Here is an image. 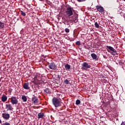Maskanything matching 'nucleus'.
Instances as JSON below:
<instances>
[{
    "label": "nucleus",
    "instance_id": "obj_5",
    "mask_svg": "<svg viewBox=\"0 0 125 125\" xmlns=\"http://www.w3.org/2000/svg\"><path fill=\"white\" fill-rule=\"evenodd\" d=\"M48 67L49 69H51V70H56V69H57V66L55 65V63L54 62L49 63Z\"/></svg>",
    "mask_w": 125,
    "mask_h": 125
},
{
    "label": "nucleus",
    "instance_id": "obj_17",
    "mask_svg": "<svg viewBox=\"0 0 125 125\" xmlns=\"http://www.w3.org/2000/svg\"><path fill=\"white\" fill-rule=\"evenodd\" d=\"M44 92H45V93H46L47 94H50L51 93L50 91H49V89L48 88L45 89L44 90Z\"/></svg>",
    "mask_w": 125,
    "mask_h": 125
},
{
    "label": "nucleus",
    "instance_id": "obj_13",
    "mask_svg": "<svg viewBox=\"0 0 125 125\" xmlns=\"http://www.w3.org/2000/svg\"><path fill=\"white\" fill-rule=\"evenodd\" d=\"M6 100H7V97L5 96V95H3L1 97V101H2V102H5Z\"/></svg>",
    "mask_w": 125,
    "mask_h": 125
},
{
    "label": "nucleus",
    "instance_id": "obj_31",
    "mask_svg": "<svg viewBox=\"0 0 125 125\" xmlns=\"http://www.w3.org/2000/svg\"><path fill=\"white\" fill-rule=\"evenodd\" d=\"M41 0V1H42L43 0Z\"/></svg>",
    "mask_w": 125,
    "mask_h": 125
},
{
    "label": "nucleus",
    "instance_id": "obj_11",
    "mask_svg": "<svg viewBox=\"0 0 125 125\" xmlns=\"http://www.w3.org/2000/svg\"><path fill=\"white\" fill-rule=\"evenodd\" d=\"M106 47L108 48V49L111 50V51H113V52H117V50H116V49L111 46H106Z\"/></svg>",
    "mask_w": 125,
    "mask_h": 125
},
{
    "label": "nucleus",
    "instance_id": "obj_22",
    "mask_svg": "<svg viewBox=\"0 0 125 125\" xmlns=\"http://www.w3.org/2000/svg\"><path fill=\"white\" fill-rule=\"evenodd\" d=\"M21 14L22 16H26V13H25L24 12L22 11H21Z\"/></svg>",
    "mask_w": 125,
    "mask_h": 125
},
{
    "label": "nucleus",
    "instance_id": "obj_14",
    "mask_svg": "<svg viewBox=\"0 0 125 125\" xmlns=\"http://www.w3.org/2000/svg\"><path fill=\"white\" fill-rule=\"evenodd\" d=\"M91 56L92 58V59H93V60H95L97 58V55H96V54H95V53L91 54Z\"/></svg>",
    "mask_w": 125,
    "mask_h": 125
},
{
    "label": "nucleus",
    "instance_id": "obj_29",
    "mask_svg": "<svg viewBox=\"0 0 125 125\" xmlns=\"http://www.w3.org/2000/svg\"><path fill=\"white\" fill-rule=\"evenodd\" d=\"M121 125H125V122H122Z\"/></svg>",
    "mask_w": 125,
    "mask_h": 125
},
{
    "label": "nucleus",
    "instance_id": "obj_8",
    "mask_svg": "<svg viewBox=\"0 0 125 125\" xmlns=\"http://www.w3.org/2000/svg\"><path fill=\"white\" fill-rule=\"evenodd\" d=\"M96 8L99 12H103L104 11V8L102 6H97Z\"/></svg>",
    "mask_w": 125,
    "mask_h": 125
},
{
    "label": "nucleus",
    "instance_id": "obj_27",
    "mask_svg": "<svg viewBox=\"0 0 125 125\" xmlns=\"http://www.w3.org/2000/svg\"><path fill=\"white\" fill-rule=\"evenodd\" d=\"M119 65H122L123 64V62H122V61H119Z\"/></svg>",
    "mask_w": 125,
    "mask_h": 125
},
{
    "label": "nucleus",
    "instance_id": "obj_1",
    "mask_svg": "<svg viewBox=\"0 0 125 125\" xmlns=\"http://www.w3.org/2000/svg\"><path fill=\"white\" fill-rule=\"evenodd\" d=\"M52 103L56 108L61 106V102L57 98H53L52 99Z\"/></svg>",
    "mask_w": 125,
    "mask_h": 125
},
{
    "label": "nucleus",
    "instance_id": "obj_34",
    "mask_svg": "<svg viewBox=\"0 0 125 125\" xmlns=\"http://www.w3.org/2000/svg\"><path fill=\"white\" fill-rule=\"evenodd\" d=\"M76 22H77V20H76Z\"/></svg>",
    "mask_w": 125,
    "mask_h": 125
},
{
    "label": "nucleus",
    "instance_id": "obj_32",
    "mask_svg": "<svg viewBox=\"0 0 125 125\" xmlns=\"http://www.w3.org/2000/svg\"><path fill=\"white\" fill-rule=\"evenodd\" d=\"M124 0V1H125V0Z\"/></svg>",
    "mask_w": 125,
    "mask_h": 125
},
{
    "label": "nucleus",
    "instance_id": "obj_18",
    "mask_svg": "<svg viewBox=\"0 0 125 125\" xmlns=\"http://www.w3.org/2000/svg\"><path fill=\"white\" fill-rule=\"evenodd\" d=\"M21 99H22V100H23V102H27V97H26V96H22Z\"/></svg>",
    "mask_w": 125,
    "mask_h": 125
},
{
    "label": "nucleus",
    "instance_id": "obj_19",
    "mask_svg": "<svg viewBox=\"0 0 125 125\" xmlns=\"http://www.w3.org/2000/svg\"><path fill=\"white\" fill-rule=\"evenodd\" d=\"M33 83H35V84H41V83L39 80H37V81L35 80L33 82Z\"/></svg>",
    "mask_w": 125,
    "mask_h": 125
},
{
    "label": "nucleus",
    "instance_id": "obj_24",
    "mask_svg": "<svg viewBox=\"0 0 125 125\" xmlns=\"http://www.w3.org/2000/svg\"><path fill=\"white\" fill-rule=\"evenodd\" d=\"M65 32L66 33H70V29L69 28H65Z\"/></svg>",
    "mask_w": 125,
    "mask_h": 125
},
{
    "label": "nucleus",
    "instance_id": "obj_30",
    "mask_svg": "<svg viewBox=\"0 0 125 125\" xmlns=\"http://www.w3.org/2000/svg\"><path fill=\"white\" fill-rule=\"evenodd\" d=\"M0 124H1V120H0Z\"/></svg>",
    "mask_w": 125,
    "mask_h": 125
},
{
    "label": "nucleus",
    "instance_id": "obj_3",
    "mask_svg": "<svg viewBox=\"0 0 125 125\" xmlns=\"http://www.w3.org/2000/svg\"><path fill=\"white\" fill-rule=\"evenodd\" d=\"M10 99L12 105H17L18 104V100L16 97H12Z\"/></svg>",
    "mask_w": 125,
    "mask_h": 125
},
{
    "label": "nucleus",
    "instance_id": "obj_16",
    "mask_svg": "<svg viewBox=\"0 0 125 125\" xmlns=\"http://www.w3.org/2000/svg\"><path fill=\"white\" fill-rule=\"evenodd\" d=\"M4 28V23L0 21V29H3Z\"/></svg>",
    "mask_w": 125,
    "mask_h": 125
},
{
    "label": "nucleus",
    "instance_id": "obj_12",
    "mask_svg": "<svg viewBox=\"0 0 125 125\" xmlns=\"http://www.w3.org/2000/svg\"><path fill=\"white\" fill-rule=\"evenodd\" d=\"M38 119H42L44 116V113L41 112L38 114Z\"/></svg>",
    "mask_w": 125,
    "mask_h": 125
},
{
    "label": "nucleus",
    "instance_id": "obj_7",
    "mask_svg": "<svg viewBox=\"0 0 125 125\" xmlns=\"http://www.w3.org/2000/svg\"><path fill=\"white\" fill-rule=\"evenodd\" d=\"M5 108L7 109V111H12L13 110V107H12V105L10 104H6Z\"/></svg>",
    "mask_w": 125,
    "mask_h": 125
},
{
    "label": "nucleus",
    "instance_id": "obj_25",
    "mask_svg": "<svg viewBox=\"0 0 125 125\" xmlns=\"http://www.w3.org/2000/svg\"><path fill=\"white\" fill-rule=\"evenodd\" d=\"M76 44H77V45H81V42L80 41H77L76 42Z\"/></svg>",
    "mask_w": 125,
    "mask_h": 125
},
{
    "label": "nucleus",
    "instance_id": "obj_15",
    "mask_svg": "<svg viewBox=\"0 0 125 125\" xmlns=\"http://www.w3.org/2000/svg\"><path fill=\"white\" fill-rule=\"evenodd\" d=\"M65 70H66V71H69V70H70V69H71V66L70 65H69V64H66L65 65Z\"/></svg>",
    "mask_w": 125,
    "mask_h": 125
},
{
    "label": "nucleus",
    "instance_id": "obj_21",
    "mask_svg": "<svg viewBox=\"0 0 125 125\" xmlns=\"http://www.w3.org/2000/svg\"><path fill=\"white\" fill-rule=\"evenodd\" d=\"M76 105H80L81 104V101L80 100H77L76 102Z\"/></svg>",
    "mask_w": 125,
    "mask_h": 125
},
{
    "label": "nucleus",
    "instance_id": "obj_33",
    "mask_svg": "<svg viewBox=\"0 0 125 125\" xmlns=\"http://www.w3.org/2000/svg\"><path fill=\"white\" fill-rule=\"evenodd\" d=\"M111 54H113V53H112V52L111 53Z\"/></svg>",
    "mask_w": 125,
    "mask_h": 125
},
{
    "label": "nucleus",
    "instance_id": "obj_23",
    "mask_svg": "<svg viewBox=\"0 0 125 125\" xmlns=\"http://www.w3.org/2000/svg\"><path fill=\"white\" fill-rule=\"evenodd\" d=\"M95 26L96 28H99V24H98V23L97 22H96L95 23Z\"/></svg>",
    "mask_w": 125,
    "mask_h": 125
},
{
    "label": "nucleus",
    "instance_id": "obj_28",
    "mask_svg": "<svg viewBox=\"0 0 125 125\" xmlns=\"http://www.w3.org/2000/svg\"><path fill=\"white\" fill-rule=\"evenodd\" d=\"M4 125H10V124L9 123H8V122H5L4 124Z\"/></svg>",
    "mask_w": 125,
    "mask_h": 125
},
{
    "label": "nucleus",
    "instance_id": "obj_26",
    "mask_svg": "<svg viewBox=\"0 0 125 125\" xmlns=\"http://www.w3.org/2000/svg\"><path fill=\"white\" fill-rule=\"evenodd\" d=\"M78 2H83V1H85L86 0H77Z\"/></svg>",
    "mask_w": 125,
    "mask_h": 125
},
{
    "label": "nucleus",
    "instance_id": "obj_20",
    "mask_svg": "<svg viewBox=\"0 0 125 125\" xmlns=\"http://www.w3.org/2000/svg\"><path fill=\"white\" fill-rule=\"evenodd\" d=\"M63 83L65 84H69L70 83V82L68 81V80L66 79L64 81Z\"/></svg>",
    "mask_w": 125,
    "mask_h": 125
},
{
    "label": "nucleus",
    "instance_id": "obj_10",
    "mask_svg": "<svg viewBox=\"0 0 125 125\" xmlns=\"http://www.w3.org/2000/svg\"><path fill=\"white\" fill-rule=\"evenodd\" d=\"M23 87L24 89H30V86H29V83H24L23 85Z\"/></svg>",
    "mask_w": 125,
    "mask_h": 125
},
{
    "label": "nucleus",
    "instance_id": "obj_4",
    "mask_svg": "<svg viewBox=\"0 0 125 125\" xmlns=\"http://www.w3.org/2000/svg\"><path fill=\"white\" fill-rule=\"evenodd\" d=\"M66 14L68 16H72V15H73V9H72L71 7L67 8L66 11Z\"/></svg>",
    "mask_w": 125,
    "mask_h": 125
},
{
    "label": "nucleus",
    "instance_id": "obj_9",
    "mask_svg": "<svg viewBox=\"0 0 125 125\" xmlns=\"http://www.w3.org/2000/svg\"><path fill=\"white\" fill-rule=\"evenodd\" d=\"M32 101L33 102V103H34V104H36L38 103V102H39V100L38 99L37 97L35 96H34V97L32 98Z\"/></svg>",
    "mask_w": 125,
    "mask_h": 125
},
{
    "label": "nucleus",
    "instance_id": "obj_2",
    "mask_svg": "<svg viewBox=\"0 0 125 125\" xmlns=\"http://www.w3.org/2000/svg\"><path fill=\"white\" fill-rule=\"evenodd\" d=\"M91 68V66L90 65L88 64V63L86 62H84L82 64V69L83 70H85L86 71L87 69H89Z\"/></svg>",
    "mask_w": 125,
    "mask_h": 125
},
{
    "label": "nucleus",
    "instance_id": "obj_6",
    "mask_svg": "<svg viewBox=\"0 0 125 125\" xmlns=\"http://www.w3.org/2000/svg\"><path fill=\"white\" fill-rule=\"evenodd\" d=\"M2 117L5 120H9V118H10V115L8 113H2Z\"/></svg>",
    "mask_w": 125,
    "mask_h": 125
}]
</instances>
